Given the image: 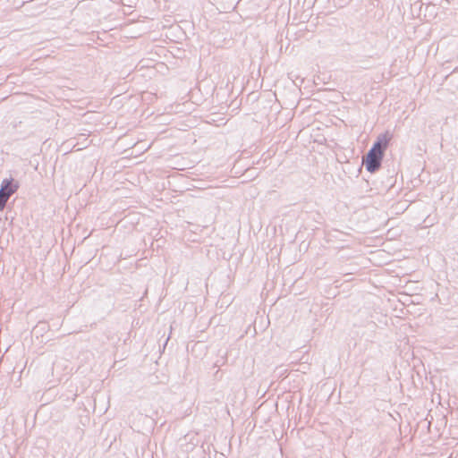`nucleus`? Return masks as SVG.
Here are the masks:
<instances>
[{
    "mask_svg": "<svg viewBox=\"0 0 458 458\" xmlns=\"http://www.w3.org/2000/svg\"><path fill=\"white\" fill-rule=\"evenodd\" d=\"M383 157L373 154V152H368L364 157L363 163L366 170L369 173H375L379 170L382 165Z\"/></svg>",
    "mask_w": 458,
    "mask_h": 458,
    "instance_id": "obj_1",
    "label": "nucleus"
},
{
    "mask_svg": "<svg viewBox=\"0 0 458 458\" xmlns=\"http://www.w3.org/2000/svg\"><path fill=\"white\" fill-rule=\"evenodd\" d=\"M392 138L393 135L388 131H386L377 136V140L373 145L385 153Z\"/></svg>",
    "mask_w": 458,
    "mask_h": 458,
    "instance_id": "obj_2",
    "label": "nucleus"
},
{
    "mask_svg": "<svg viewBox=\"0 0 458 458\" xmlns=\"http://www.w3.org/2000/svg\"><path fill=\"white\" fill-rule=\"evenodd\" d=\"M8 183L9 182H5L4 184L1 185V187H0V211H2L4 208L8 199L12 196V191L4 193V191H5V187L7 186Z\"/></svg>",
    "mask_w": 458,
    "mask_h": 458,
    "instance_id": "obj_3",
    "label": "nucleus"
},
{
    "mask_svg": "<svg viewBox=\"0 0 458 458\" xmlns=\"http://www.w3.org/2000/svg\"><path fill=\"white\" fill-rule=\"evenodd\" d=\"M9 182L7 184V186L5 187V191H4V193H7V192H11L10 191H12V195L13 193L16 192V191L18 190L19 188V184L18 182H15L13 178H10V179H4L1 185H4V182Z\"/></svg>",
    "mask_w": 458,
    "mask_h": 458,
    "instance_id": "obj_4",
    "label": "nucleus"
},
{
    "mask_svg": "<svg viewBox=\"0 0 458 458\" xmlns=\"http://www.w3.org/2000/svg\"><path fill=\"white\" fill-rule=\"evenodd\" d=\"M46 3H41L39 4L31 5L30 8H27V11H30L32 15H35L37 11L38 13H41L45 10Z\"/></svg>",
    "mask_w": 458,
    "mask_h": 458,
    "instance_id": "obj_5",
    "label": "nucleus"
},
{
    "mask_svg": "<svg viewBox=\"0 0 458 458\" xmlns=\"http://www.w3.org/2000/svg\"><path fill=\"white\" fill-rule=\"evenodd\" d=\"M369 152H373V154L375 155H380V157H384V152L382 150H380L378 148L375 147L374 145L371 147V148L369 150Z\"/></svg>",
    "mask_w": 458,
    "mask_h": 458,
    "instance_id": "obj_6",
    "label": "nucleus"
}]
</instances>
